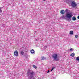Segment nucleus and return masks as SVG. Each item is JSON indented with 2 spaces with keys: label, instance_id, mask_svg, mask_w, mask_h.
Returning <instances> with one entry per match:
<instances>
[{
  "label": "nucleus",
  "instance_id": "1",
  "mask_svg": "<svg viewBox=\"0 0 79 79\" xmlns=\"http://www.w3.org/2000/svg\"><path fill=\"white\" fill-rule=\"evenodd\" d=\"M52 57L53 58L55 61H58L59 59H58V56L57 54H54L52 56Z\"/></svg>",
  "mask_w": 79,
  "mask_h": 79
},
{
  "label": "nucleus",
  "instance_id": "2",
  "mask_svg": "<svg viewBox=\"0 0 79 79\" xmlns=\"http://www.w3.org/2000/svg\"><path fill=\"white\" fill-rule=\"evenodd\" d=\"M67 18H69V19H70L72 18L73 14L71 13H67L66 14Z\"/></svg>",
  "mask_w": 79,
  "mask_h": 79
},
{
  "label": "nucleus",
  "instance_id": "3",
  "mask_svg": "<svg viewBox=\"0 0 79 79\" xmlns=\"http://www.w3.org/2000/svg\"><path fill=\"white\" fill-rule=\"evenodd\" d=\"M71 4L72 7H76V4L75 3V2L74 1L72 2Z\"/></svg>",
  "mask_w": 79,
  "mask_h": 79
},
{
  "label": "nucleus",
  "instance_id": "4",
  "mask_svg": "<svg viewBox=\"0 0 79 79\" xmlns=\"http://www.w3.org/2000/svg\"><path fill=\"white\" fill-rule=\"evenodd\" d=\"M14 54L15 56H18V51H15L14 53Z\"/></svg>",
  "mask_w": 79,
  "mask_h": 79
},
{
  "label": "nucleus",
  "instance_id": "5",
  "mask_svg": "<svg viewBox=\"0 0 79 79\" xmlns=\"http://www.w3.org/2000/svg\"><path fill=\"white\" fill-rule=\"evenodd\" d=\"M65 11L64 10H62L60 11V13L61 15H63L64 14Z\"/></svg>",
  "mask_w": 79,
  "mask_h": 79
},
{
  "label": "nucleus",
  "instance_id": "6",
  "mask_svg": "<svg viewBox=\"0 0 79 79\" xmlns=\"http://www.w3.org/2000/svg\"><path fill=\"white\" fill-rule=\"evenodd\" d=\"M74 55H75L74 53H73L72 54H71L70 55V56H72V57L74 56Z\"/></svg>",
  "mask_w": 79,
  "mask_h": 79
},
{
  "label": "nucleus",
  "instance_id": "7",
  "mask_svg": "<svg viewBox=\"0 0 79 79\" xmlns=\"http://www.w3.org/2000/svg\"><path fill=\"white\" fill-rule=\"evenodd\" d=\"M72 20H73V21H76V17H72Z\"/></svg>",
  "mask_w": 79,
  "mask_h": 79
},
{
  "label": "nucleus",
  "instance_id": "8",
  "mask_svg": "<svg viewBox=\"0 0 79 79\" xmlns=\"http://www.w3.org/2000/svg\"><path fill=\"white\" fill-rule=\"evenodd\" d=\"M24 51H21L20 52L21 55H24Z\"/></svg>",
  "mask_w": 79,
  "mask_h": 79
},
{
  "label": "nucleus",
  "instance_id": "9",
  "mask_svg": "<svg viewBox=\"0 0 79 79\" xmlns=\"http://www.w3.org/2000/svg\"><path fill=\"white\" fill-rule=\"evenodd\" d=\"M30 53H32L33 54L34 53V51L33 50H31L30 51Z\"/></svg>",
  "mask_w": 79,
  "mask_h": 79
},
{
  "label": "nucleus",
  "instance_id": "10",
  "mask_svg": "<svg viewBox=\"0 0 79 79\" xmlns=\"http://www.w3.org/2000/svg\"><path fill=\"white\" fill-rule=\"evenodd\" d=\"M69 51L70 52H73V51H74V49L71 48L70 50Z\"/></svg>",
  "mask_w": 79,
  "mask_h": 79
},
{
  "label": "nucleus",
  "instance_id": "11",
  "mask_svg": "<svg viewBox=\"0 0 79 79\" xmlns=\"http://www.w3.org/2000/svg\"><path fill=\"white\" fill-rule=\"evenodd\" d=\"M45 57H41V60H45Z\"/></svg>",
  "mask_w": 79,
  "mask_h": 79
},
{
  "label": "nucleus",
  "instance_id": "12",
  "mask_svg": "<svg viewBox=\"0 0 79 79\" xmlns=\"http://www.w3.org/2000/svg\"><path fill=\"white\" fill-rule=\"evenodd\" d=\"M70 34L71 35L73 34H74V32H73V31H70Z\"/></svg>",
  "mask_w": 79,
  "mask_h": 79
},
{
  "label": "nucleus",
  "instance_id": "13",
  "mask_svg": "<svg viewBox=\"0 0 79 79\" xmlns=\"http://www.w3.org/2000/svg\"><path fill=\"white\" fill-rule=\"evenodd\" d=\"M76 60L77 61H79V57H76Z\"/></svg>",
  "mask_w": 79,
  "mask_h": 79
},
{
  "label": "nucleus",
  "instance_id": "14",
  "mask_svg": "<svg viewBox=\"0 0 79 79\" xmlns=\"http://www.w3.org/2000/svg\"><path fill=\"white\" fill-rule=\"evenodd\" d=\"M33 68H35V69H37V66H36L35 65H33Z\"/></svg>",
  "mask_w": 79,
  "mask_h": 79
},
{
  "label": "nucleus",
  "instance_id": "15",
  "mask_svg": "<svg viewBox=\"0 0 79 79\" xmlns=\"http://www.w3.org/2000/svg\"><path fill=\"white\" fill-rule=\"evenodd\" d=\"M61 18H63V19H64V18H65V17H64V15L62 16L61 17Z\"/></svg>",
  "mask_w": 79,
  "mask_h": 79
},
{
  "label": "nucleus",
  "instance_id": "16",
  "mask_svg": "<svg viewBox=\"0 0 79 79\" xmlns=\"http://www.w3.org/2000/svg\"><path fill=\"white\" fill-rule=\"evenodd\" d=\"M69 0H67V3H69Z\"/></svg>",
  "mask_w": 79,
  "mask_h": 79
},
{
  "label": "nucleus",
  "instance_id": "17",
  "mask_svg": "<svg viewBox=\"0 0 79 79\" xmlns=\"http://www.w3.org/2000/svg\"><path fill=\"white\" fill-rule=\"evenodd\" d=\"M75 38H77L78 37V35H75Z\"/></svg>",
  "mask_w": 79,
  "mask_h": 79
},
{
  "label": "nucleus",
  "instance_id": "18",
  "mask_svg": "<svg viewBox=\"0 0 79 79\" xmlns=\"http://www.w3.org/2000/svg\"><path fill=\"white\" fill-rule=\"evenodd\" d=\"M68 9H66L65 11V12L66 13H67V12H68Z\"/></svg>",
  "mask_w": 79,
  "mask_h": 79
},
{
  "label": "nucleus",
  "instance_id": "19",
  "mask_svg": "<svg viewBox=\"0 0 79 79\" xmlns=\"http://www.w3.org/2000/svg\"><path fill=\"white\" fill-rule=\"evenodd\" d=\"M2 11L1 8H0V13H2Z\"/></svg>",
  "mask_w": 79,
  "mask_h": 79
},
{
  "label": "nucleus",
  "instance_id": "20",
  "mask_svg": "<svg viewBox=\"0 0 79 79\" xmlns=\"http://www.w3.org/2000/svg\"><path fill=\"white\" fill-rule=\"evenodd\" d=\"M53 69H54V68H52L51 71H53Z\"/></svg>",
  "mask_w": 79,
  "mask_h": 79
},
{
  "label": "nucleus",
  "instance_id": "21",
  "mask_svg": "<svg viewBox=\"0 0 79 79\" xmlns=\"http://www.w3.org/2000/svg\"><path fill=\"white\" fill-rule=\"evenodd\" d=\"M47 73H50V70H48L47 72Z\"/></svg>",
  "mask_w": 79,
  "mask_h": 79
},
{
  "label": "nucleus",
  "instance_id": "22",
  "mask_svg": "<svg viewBox=\"0 0 79 79\" xmlns=\"http://www.w3.org/2000/svg\"><path fill=\"white\" fill-rule=\"evenodd\" d=\"M77 18H78V19H79V15L78 16Z\"/></svg>",
  "mask_w": 79,
  "mask_h": 79
},
{
  "label": "nucleus",
  "instance_id": "23",
  "mask_svg": "<svg viewBox=\"0 0 79 79\" xmlns=\"http://www.w3.org/2000/svg\"><path fill=\"white\" fill-rule=\"evenodd\" d=\"M43 0V1H45V0Z\"/></svg>",
  "mask_w": 79,
  "mask_h": 79
}]
</instances>
